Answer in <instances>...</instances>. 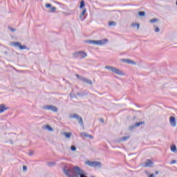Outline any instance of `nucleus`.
<instances>
[{
  "instance_id": "7",
  "label": "nucleus",
  "mask_w": 177,
  "mask_h": 177,
  "mask_svg": "<svg viewBox=\"0 0 177 177\" xmlns=\"http://www.w3.org/2000/svg\"><path fill=\"white\" fill-rule=\"evenodd\" d=\"M11 45L12 46H17L21 50L26 49V46H22L20 42H12Z\"/></svg>"
},
{
  "instance_id": "5",
  "label": "nucleus",
  "mask_w": 177,
  "mask_h": 177,
  "mask_svg": "<svg viewBox=\"0 0 177 177\" xmlns=\"http://www.w3.org/2000/svg\"><path fill=\"white\" fill-rule=\"evenodd\" d=\"M73 56H75L76 57H80V59H84V57H86V53L84 51H79L73 53Z\"/></svg>"
},
{
  "instance_id": "18",
  "label": "nucleus",
  "mask_w": 177,
  "mask_h": 177,
  "mask_svg": "<svg viewBox=\"0 0 177 177\" xmlns=\"http://www.w3.org/2000/svg\"><path fill=\"white\" fill-rule=\"evenodd\" d=\"M85 13H86V9H83L81 15H80V19H82V17H84V16H85Z\"/></svg>"
},
{
  "instance_id": "6",
  "label": "nucleus",
  "mask_w": 177,
  "mask_h": 177,
  "mask_svg": "<svg viewBox=\"0 0 177 177\" xmlns=\"http://www.w3.org/2000/svg\"><path fill=\"white\" fill-rule=\"evenodd\" d=\"M44 110H50V111H53V113H57V108L53 105H46L44 107Z\"/></svg>"
},
{
  "instance_id": "9",
  "label": "nucleus",
  "mask_w": 177,
  "mask_h": 177,
  "mask_svg": "<svg viewBox=\"0 0 177 177\" xmlns=\"http://www.w3.org/2000/svg\"><path fill=\"white\" fill-rule=\"evenodd\" d=\"M153 164H154V162H153L151 160L147 159L145 161L144 167H145V168H147V167L150 168V167H153Z\"/></svg>"
},
{
  "instance_id": "24",
  "label": "nucleus",
  "mask_w": 177,
  "mask_h": 177,
  "mask_svg": "<svg viewBox=\"0 0 177 177\" xmlns=\"http://www.w3.org/2000/svg\"><path fill=\"white\" fill-rule=\"evenodd\" d=\"M149 21H150L151 23H156V22H157V21H158V19H156V18H153V19H151Z\"/></svg>"
},
{
  "instance_id": "31",
  "label": "nucleus",
  "mask_w": 177,
  "mask_h": 177,
  "mask_svg": "<svg viewBox=\"0 0 177 177\" xmlns=\"http://www.w3.org/2000/svg\"><path fill=\"white\" fill-rule=\"evenodd\" d=\"M156 175H158V171H155Z\"/></svg>"
},
{
  "instance_id": "25",
  "label": "nucleus",
  "mask_w": 177,
  "mask_h": 177,
  "mask_svg": "<svg viewBox=\"0 0 177 177\" xmlns=\"http://www.w3.org/2000/svg\"><path fill=\"white\" fill-rule=\"evenodd\" d=\"M138 15H139V16L143 17L145 15V12L140 11L138 12Z\"/></svg>"
},
{
  "instance_id": "32",
  "label": "nucleus",
  "mask_w": 177,
  "mask_h": 177,
  "mask_svg": "<svg viewBox=\"0 0 177 177\" xmlns=\"http://www.w3.org/2000/svg\"><path fill=\"white\" fill-rule=\"evenodd\" d=\"M149 177H154V175L152 174Z\"/></svg>"
},
{
  "instance_id": "13",
  "label": "nucleus",
  "mask_w": 177,
  "mask_h": 177,
  "mask_svg": "<svg viewBox=\"0 0 177 177\" xmlns=\"http://www.w3.org/2000/svg\"><path fill=\"white\" fill-rule=\"evenodd\" d=\"M82 81H83V82H86V84H88V85H92V81L90 80H88L85 77H82L81 78Z\"/></svg>"
},
{
  "instance_id": "22",
  "label": "nucleus",
  "mask_w": 177,
  "mask_h": 177,
  "mask_svg": "<svg viewBox=\"0 0 177 177\" xmlns=\"http://www.w3.org/2000/svg\"><path fill=\"white\" fill-rule=\"evenodd\" d=\"M132 27H137V30H139L140 25L139 24H131Z\"/></svg>"
},
{
  "instance_id": "23",
  "label": "nucleus",
  "mask_w": 177,
  "mask_h": 177,
  "mask_svg": "<svg viewBox=\"0 0 177 177\" xmlns=\"http://www.w3.org/2000/svg\"><path fill=\"white\" fill-rule=\"evenodd\" d=\"M46 128L48 129L50 131H53V129L49 126V124L46 125Z\"/></svg>"
},
{
  "instance_id": "2",
  "label": "nucleus",
  "mask_w": 177,
  "mask_h": 177,
  "mask_svg": "<svg viewBox=\"0 0 177 177\" xmlns=\"http://www.w3.org/2000/svg\"><path fill=\"white\" fill-rule=\"evenodd\" d=\"M85 164L86 165H88V167H91L92 168H96V167L100 168V167H102V163L97 161L87 160L85 162Z\"/></svg>"
},
{
  "instance_id": "8",
  "label": "nucleus",
  "mask_w": 177,
  "mask_h": 177,
  "mask_svg": "<svg viewBox=\"0 0 177 177\" xmlns=\"http://www.w3.org/2000/svg\"><path fill=\"white\" fill-rule=\"evenodd\" d=\"M45 7L46 9H50V12L51 13H55L56 12V7H52V4L50 3H46Z\"/></svg>"
},
{
  "instance_id": "14",
  "label": "nucleus",
  "mask_w": 177,
  "mask_h": 177,
  "mask_svg": "<svg viewBox=\"0 0 177 177\" xmlns=\"http://www.w3.org/2000/svg\"><path fill=\"white\" fill-rule=\"evenodd\" d=\"M170 149H171V151L173 152V153H177V149H176V145H173L170 147Z\"/></svg>"
},
{
  "instance_id": "20",
  "label": "nucleus",
  "mask_w": 177,
  "mask_h": 177,
  "mask_svg": "<svg viewBox=\"0 0 177 177\" xmlns=\"http://www.w3.org/2000/svg\"><path fill=\"white\" fill-rule=\"evenodd\" d=\"M143 124H145V122H136V123L134 124V127H140V125H143Z\"/></svg>"
},
{
  "instance_id": "11",
  "label": "nucleus",
  "mask_w": 177,
  "mask_h": 177,
  "mask_svg": "<svg viewBox=\"0 0 177 177\" xmlns=\"http://www.w3.org/2000/svg\"><path fill=\"white\" fill-rule=\"evenodd\" d=\"M6 110H9V107H6L3 104H0V114L3 111H6Z\"/></svg>"
},
{
  "instance_id": "34",
  "label": "nucleus",
  "mask_w": 177,
  "mask_h": 177,
  "mask_svg": "<svg viewBox=\"0 0 177 177\" xmlns=\"http://www.w3.org/2000/svg\"><path fill=\"white\" fill-rule=\"evenodd\" d=\"M10 30H11V31H15V29H13V28H11Z\"/></svg>"
},
{
  "instance_id": "12",
  "label": "nucleus",
  "mask_w": 177,
  "mask_h": 177,
  "mask_svg": "<svg viewBox=\"0 0 177 177\" xmlns=\"http://www.w3.org/2000/svg\"><path fill=\"white\" fill-rule=\"evenodd\" d=\"M81 136H84V138H89V139H93V136L88 134L86 133H81Z\"/></svg>"
},
{
  "instance_id": "21",
  "label": "nucleus",
  "mask_w": 177,
  "mask_h": 177,
  "mask_svg": "<svg viewBox=\"0 0 177 177\" xmlns=\"http://www.w3.org/2000/svg\"><path fill=\"white\" fill-rule=\"evenodd\" d=\"M115 24H117V23L115 21H111L109 23V26L110 27H111V26H115Z\"/></svg>"
},
{
  "instance_id": "28",
  "label": "nucleus",
  "mask_w": 177,
  "mask_h": 177,
  "mask_svg": "<svg viewBox=\"0 0 177 177\" xmlns=\"http://www.w3.org/2000/svg\"><path fill=\"white\" fill-rule=\"evenodd\" d=\"M155 31L156 32H160V28L155 27Z\"/></svg>"
},
{
  "instance_id": "19",
  "label": "nucleus",
  "mask_w": 177,
  "mask_h": 177,
  "mask_svg": "<svg viewBox=\"0 0 177 177\" xmlns=\"http://www.w3.org/2000/svg\"><path fill=\"white\" fill-rule=\"evenodd\" d=\"M129 139V136H124L120 138V142H124L125 140H128Z\"/></svg>"
},
{
  "instance_id": "27",
  "label": "nucleus",
  "mask_w": 177,
  "mask_h": 177,
  "mask_svg": "<svg viewBox=\"0 0 177 177\" xmlns=\"http://www.w3.org/2000/svg\"><path fill=\"white\" fill-rule=\"evenodd\" d=\"M170 164L173 165V164H176V161L175 160H173L170 162Z\"/></svg>"
},
{
  "instance_id": "4",
  "label": "nucleus",
  "mask_w": 177,
  "mask_h": 177,
  "mask_svg": "<svg viewBox=\"0 0 177 177\" xmlns=\"http://www.w3.org/2000/svg\"><path fill=\"white\" fill-rule=\"evenodd\" d=\"M70 118H76V120H77L79 124L82 126H84V120H82V118L80 117V115H78L76 113L72 114L70 115L69 117Z\"/></svg>"
},
{
  "instance_id": "10",
  "label": "nucleus",
  "mask_w": 177,
  "mask_h": 177,
  "mask_svg": "<svg viewBox=\"0 0 177 177\" xmlns=\"http://www.w3.org/2000/svg\"><path fill=\"white\" fill-rule=\"evenodd\" d=\"M169 122L171 127H176V120H175V117L171 116L169 118Z\"/></svg>"
},
{
  "instance_id": "30",
  "label": "nucleus",
  "mask_w": 177,
  "mask_h": 177,
  "mask_svg": "<svg viewBox=\"0 0 177 177\" xmlns=\"http://www.w3.org/2000/svg\"><path fill=\"white\" fill-rule=\"evenodd\" d=\"M100 121L101 122L104 123V120H103V118L100 119Z\"/></svg>"
},
{
  "instance_id": "15",
  "label": "nucleus",
  "mask_w": 177,
  "mask_h": 177,
  "mask_svg": "<svg viewBox=\"0 0 177 177\" xmlns=\"http://www.w3.org/2000/svg\"><path fill=\"white\" fill-rule=\"evenodd\" d=\"M64 135L65 136V137L67 139H70L71 138V135H73V133H71V132H68V133L64 132Z\"/></svg>"
},
{
  "instance_id": "17",
  "label": "nucleus",
  "mask_w": 177,
  "mask_h": 177,
  "mask_svg": "<svg viewBox=\"0 0 177 177\" xmlns=\"http://www.w3.org/2000/svg\"><path fill=\"white\" fill-rule=\"evenodd\" d=\"M85 7V1L84 0H82L80 1V9H82L83 8Z\"/></svg>"
},
{
  "instance_id": "26",
  "label": "nucleus",
  "mask_w": 177,
  "mask_h": 177,
  "mask_svg": "<svg viewBox=\"0 0 177 177\" xmlns=\"http://www.w3.org/2000/svg\"><path fill=\"white\" fill-rule=\"evenodd\" d=\"M71 150H72V151H75L77 150V148H75L74 146H71Z\"/></svg>"
},
{
  "instance_id": "3",
  "label": "nucleus",
  "mask_w": 177,
  "mask_h": 177,
  "mask_svg": "<svg viewBox=\"0 0 177 177\" xmlns=\"http://www.w3.org/2000/svg\"><path fill=\"white\" fill-rule=\"evenodd\" d=\"M106 70H109L112 73H115V74H117L118 75H122V71H121L120 69L115 68V67H112L110 66H106L104 67Z\"/></svg>"
},
{
  "instance_id": "1",
  "label": "nucleus",
  "mask_w": 177,
  "mask_h": 177,
  "mask_svg": "<svg viewBox=\"0 0 177 177\" xmlns=\"http://www.w3.org/2000/svg\"><path fill=\"white\" fill-rule=\"evenodd\" d=\"M106 42H109V39H104L102 40H87L86 44H91L92 45H104Z\"/></svg>"
},
{
  "instance_id": "16",
  "label": "nucleus",
  "mask_w": 177,
  "mask_h": 177,
  "mask_svg": "<svg viewBox=\"0 0 177 177\" xmlns=\"http://www.w3.org/2000/svg\"><path fill=\"white\" fill-rule=\"evenodd\" d=\"M124 62H125L126 63H128V64H136L135 62L131 59H124Z\"/></svg>"
},
{
  "instance_id": "33",
  "label": "nucleus",
  "mask_w": 177,
  "mask_h": 177,
  "mask_svg": "<svg viewBox=\"0 0 177 177\" xmlns=\"http://www.w3.org/2000/svg\"><path fill=\"white\" fill-rule=\"evenodd\" d=\"M76 77H77V78H80V75L77 74Z\"/></svg>"
},
{
  "instance_id": "29",
  "label": "nucleus",
  "mask_w": 177,
  "mask_h": 177,
  "mask_svg": "<svg viewBox=\"0 0 177 177\" xmlns=\"http://www.w3.org/2000/svg\"><path fill=\"white\" fill-rule=\"evenodd\" d=\"M23 171H27V167L23 166Z\"/></svg>"
}]
</instances>
